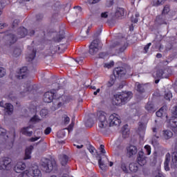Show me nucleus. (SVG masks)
Segmentation results:
<instances>
[{
	"label": "nucleus",
	"mask_w": 177,
	"mask_h": 177,
	"mask_svg": "<svg viewBox=\"0 0 177 177\" xmlns=\"http://www.w3.org/2000/svg\"><path fill=\"white\" fill-rule=\"evenodd\" d=\"M170 10H171V9L169 8V6L166 5V6H165V7L163 8L162 15H168V13H169Z\"/></svg>",
	"instance_id": "obj_41"
},
{
	"label": "nucleus",
	"mask_w": 177,
	"mask_h": 177,
	"mask_svg": "<svg viewBox=\"0 0 177 177\" xmlns=\"http://www.w3.org/2000/svg\"><path fill=\"white\" fill-rule=\"evenodd\" d=\"M21 55V49L20 48H15L13 52L14 57H19Z\"/></svg>",
	"instance_id": "obj_38"
},
{
	"label": "nucleus",
	"mask_w": 177,
	"mask_h": 177,
	"mask_svg": "<svg viewBox=\"0 0 177 177\" xmlns=\"http://www.w3.org/2000/svg\"><path fill=\"white\" fill-rule=\"evenodd\" d=\"M125 14V10L122 8H118L116 9V11L115 12V17L116 19H121L122 17H124V15Z\"/></svg>",
	"instance_id": "obj_22"
},
{
	"label": "nucleus",
	"mask_w": 177,
	"mask_h": 177,
	"mask_svg": "<svg viewBox=\"0 0 177 177\" xmlns=\"http://www.w3.org/2000/svg\"><path fill=\"white\" fill-rule=\"evenodd\" d=\"M162 136L165 140H168L169 139H171L172 136H174V133H172L171 130H165L163 131Z\"/></svg>",
	"instance_id": "obj_25"
},
{
	"label": "nucleus",
	"mask_w": 177,
	"mask_h": 177,
	"mask_svg": "<svg viewBox=\"0 0 177 177\" xmlns=\"http://www.w3.org/2000/svg\"><path fill=\"white\" fill-rule=\"evenodd\" d=\"M169 161H171V154L167 153L165 156V160L164 162L165 171H169Z\"/></svg>",
	"instance_id": "obj_23"
},
{
	"label": "nucleus",
	"mask_w": 177,
	"mask_h": 177,
	"mask_svg": "<svg viewBox=\"0 0 177 177\" xmlns=\"http://www.w3.org/2000/svg\"><path fill=\"white\" fill-rule=\"evenodd\" d=\"M18 74L19 75H17L18 80H24V78H27V77H28V68H27V66H23L19 69Z\"/></svg>",
	"instance_id": "obj_12"
},
{
	"label": "nucleus",
	"mask_w": 177,
	"mask_h": 177,
	"mask_svg": "<svg viewBox=\"0 0 177 177\" xmlns=\"http://www.w3.org/2000/svg\"><path fill=\"white\" fill-rule=\"evenodd\" d=\"M146 156L145 155V152L143 151H140L137 157V162L141 167L143 165H146L147 160H146Z\"/></svg>",
	"instance_id": "obj_11"
},
{
	"label": "nucleus",
	"mask_w": 177,
	"mask_h": 177,
	"mask_svg": "<svg viewBox=\"0 0 177 177\" xmlns=\"http://www.w3.org/2000/svg\"><path fill=\"white\" fill-rule=\"evenodd\" d=\"M69 160H70V158H68L67 155L64 154L61 156L59 158L61 165H62V167H66V165H67V164L68 163Z\"/></svg>",
	"instance_id": "obj_19"
},
{
	"label": "nucleus",
	"mask_w": 177,
	"mask_h": 177,
	"mask_svg": "<svg viewBox=\"0 0 177 177\" xmlns=\"http://www.w3.org/2000/svg\"><path fill=\"white\" fill-rule=\"evenodd\" d=\"M132 96H133V93H132L131 91L118 93L114 95V104H115V106H122V104H125L129 102Z\"/></svg>",
	"instance_id": "obj_3"
},
{
	"label": "nucleus",
	"mask_w": 177,
	"mask_h": 177,
	"mask_svg": "<svg viewBox=\"0 0 177 177\" xmlns=\"http://www.w3.org/2000/svg\"><path fill=\"white\" fill-rule=\"evenodd\" d=\"M50 132H52V129L50 127H47L45 130H44V133L45 135H49V133H50Z\"/></svg>",
	"instance_id": "obj_61"
},
{
	"label": "nucleus",
	"mask_w": 177,
	"mask_h": 177,
	"mask_svg": "<svg viewBox=\"0 0 177 177\" xmlns=\"http://www.w3.org/2000/svg\"><path fill=\"white\" fill-rule=\"evenodd\" d=\"M6 74V70L2 67H0V78H2V77H5Z\"/></svg>",
	"instance_id": "obj_48"
},
{
	"label": "nucleus",
	"mask_w": 177,
	"mask_h": 177,
	"mask_svg": "<svg viewBox=\"0 0 177 177\" xmlns=\"http://www.w3.org/2000/svg\"><path fill=\"white\" fill-rule=\"evenodd\" d=\"M31 128H32V127L31 126L22 128L21 129V132L22 135H24L25 136H29V137L32 136V131H28V129Z\"/></svg>",
	"instance_id": "obj_21"
},
{
	"label": "nucleus",
	"mask_w": 177,
	"mask_h": 177,
	"mask_svg": "<svg viewBox=\"0 0 177 177\" xmlns=\"http://www.w3.org/2000/svg\"><path fill=\"white\" fill-rule=\"evenodd\" d=\"M93 119L92 118H88L86 120V121L84 122V125L85 127H86V128H92L93 127Z\"/></svg>",
	"instance_id": "obj_32"
},
{
	"label": "nucleus",
	"mask_w": 177,
	"mask_h": 177,
	"mask_svg": "<svg viewBox=\"0 0 177 177\" xmlns=\"http://www.w3.org/2000/svg\"><path fill=\"white\" fill-rule=\"evenodd\" d=\"M28 53L26 54V62H32L35 57L37 56V50L34 48H28Z\"/></svg>",
	"instance_id": "obj_14"
},
{
	"label": "nucleus",
	"mask_w": 177,
	"mask_h": 177,
	"mask_svg": "<svg viewBox=\"0 0 177 177\" xmlns=\"http://www.w3.org/2000/svg\"><path fill=\"white\" fill-rule=\"evenodd\" d=\"M150 46H151V43L147 44L144 47L145 53H147V52H149V49L150 48Z\"/></svg>",
	"instance_id": "obj_55"
},
{
	"label": "nucleus",
	"mask_w": 177,
	"mask_h": 177,
	"mask_svg": "<svg viewBox=\"0 0 177 177\" xmlns=\"http://www.w3.org/2000/svg\"><path fill=\"white\" fill-rule=\"evenodd\" d=\"M156 21L159 24H167V21H165V18L162 17V15H158L156 17Z\"/></svg>",
	"instance_id": "obj_30"
},
{
	"label": "nucleus",
	"mask_w": 177,
	"mask_h": 177,
	"mask_svg": "<svg viewBox=\"0 0 177 177\" xmlns=\"http://www.w3.org/2000/svg\"><path fill=\"white\" fill-rule=\"evenodd\" d=\"M6 97H8V99H10V100H12V102L16 100V96L15 95L13 91L10 92L9 95H6Z\"/></svg>",
	"instance_id": "obj_39"
},
{
	"label": "nucleus",
	"mask_w": 177,
	"mask_h": 177,
	"mask_svg": "<svg viewBox=\"0 0 177 177\" xmlns=\"http://www.w3.org/2000/svg\"><path fill=\"white\" fill-rule=\"evenodd\" d=\"M28 34V30H27V28L24 27H20L17 29V35L18 37H16V35L9 33L7 32V34L5 36V39H6V42L8 45H13V44H16L17 42V39L19 38H25L26 36Z\"/></svg>",
	"instance_id": "obj_2"
},
{
	"label": "nucleus",
	"mask_w": 177,
	"mask_h": 177,
	"mask_svg": "<svg viewBox=\"0 0 177 177\" xmlns=\"http://www.w3.org/2000/svg\"><path fill=\"white\" fill-rule=\"evenodd\" d=\"M32 149H34V147L32 146H30L26 149L25 157L24 158V160H30V158H31V153L32 151Z\"/></svg>",
	"instance_id": "obj_24"
},
{
	"label": "nucleus",
	"mask_w": 177,
	"mask_h": 177,
	"mask_svg": "<svg viewBox=\"0 0 177 177\" xmlns=\"http://www.w3.org/2000/svg\"><path fill=\"white\" fill-rule=\"evenodd\" d=\"M145 86V84L137 82L136 83L135 89L140 95H142V93L146 92Z\"/></svg>",
	"instance_id": "obj_18"
},
{
	"label": "nucleus",
	"mask_w": 177,
	"mask_h": 177,
	"mask_svg": "<svg viewBox=\"0 0 177 177\" xmlns=\"http://www.w3.org/2000/svg\"><path fill=\"white\" fill-rule=\"evenodd\" d=\"M120 45V42L118 41H115L112 43L110 46V48L113 49V48H115L116 46H118Z\"/></svg>",
	"instance_id": "obj_57"
},
{
	"label": "nucleus",
	"mask_w": 177,
	"mask_h": 177,
	"mask_svg": "<svg viewBox=\"0 0 177 177\" xmlns=\"http://www.w3.org/2000/svg\"><path fill=\"white\" fill-rule=\"evenodd\" d=\"M48 114H49V111H48V109H43L40 111L41 117H43V118L46 117V115H48Z\"/></svg>",
	"instance_id": "obj_42"
},
{
	"label": "nucleus",
	"mask_w": 177,
	"mask_h": 177,
	"mask_svg": "<svg viewBox=\"0 0 177 177\" xmlns=\"http://www.w3.org/2000/svg\"><path fill=\"white\" fill-rule=\"evenodd\" d=\"M100 153H102V154H106V149H104V145H100Z\"/></svg>",
	"instance_id": "obj_59"
},
{
	"label": "nucleus",
	"mask_w": 177,
	"mask_h": 177,
	"mask_svg": "<svg viewBox=\"0 0 177 177\" xmlns=\"http://www.w3.org/2000/svg\"><path fill=\"white\" fill-rule=\"evenodd\" d=\"M12 162V160L8 157L3 158L2 161L0 162V169H3V171H9L10 169V165Z\"/></svg>",
	"instance_id": "obj_9"
},
{
	"label": "nucleus",
	"mask_w": 177,
	"mask_h": 177,
	"mask_svg": "<svg viewBox=\"0 0 177 177\" xmlns=\"http://www.w3.org/2000/svg\"><path fill=\"white\" fill-rule=\"evenodd\" d=\"M97 2H100V0H87L88 5H93V3H97Z\"/></svg>",
	"instance_id": "obj_56"
},
{
	"label": "nucleus",
	"mask_w": 177,
	"mask_h": 177,
	"mask_svg": "<svg viewBox=\"0 0 177 177\" xmlns=\"http://www.w3.org/2000/svg\"><path fill=\"white\" fill-rule=\"evenodd\" d=\"M166 113H167V106H163L158 111H156V115L158 117L161 118L162 117V115H164V114H166Z\"/></svg>",
	"instance_id": "obj_27"
},
{
	"label": "nucleus",
	"mask_w": 177,
	"mask_h": 177,
	"mask_svg": "<svg viewBox=\"0 0 177 177\" xmlns=\"http://www.w3.org/2000/svg\"><path fill=\"white\" fill-rule=\"evenodd\" d=\"M75 61L76 62V63H78V64H82V63H84V57H77L75 59Z\"/></svg>",
	"instance_id": "obj_49"
},
{
	"label": "nucleus",
	"mask_w": 177,
	"mask_h": 177,
	"mask_svg": "<svg viewBox=\"0 0 177 177\" xmlns=\"http://www.w3.org/2000/svg\"><path fill=\"white\" fill-rule=\"evenodd\" d=\"M171 168H177V152H174L171 160Z\"/></svg>",
	"instance_id": "obj_29"
},
{
	"label": "nucleus",
	"mask_w": 177,
	"mask_h": 177,
	"mask_svg": "<svg viewBox=\"0 0 177 177\" xmlns=\"http://www.w3.org/2000/svg\"><path fill=\"white\" fill-rule=\"evenodd\" d=\"M145 110L148 111V113H154L156 111V108L154 107V104H153L151 102H149L145 105Z\"/></svg>",
	"instance_id": "obj_26"
},
{
	"label": "nucleus",
	"mask_w": 177,
	"mask_h": 177,
	"mask_svg": "<svg viewBox=\"0 0 177 177\" xmlns=\"http://www.w3.org/2000/svg\"><path fill=\"white\" fill-rule=\"evenodd\" d=\"M172 71H171V68L168 67H162L160 69H158L156 72V77L159 80H155V84H158L160 82V80L162 78H168L169 75H171Z\"/></svg>",
	"instance_id": "obj_5"
},
{
	"label": "nucleus",
	"mask_w": 177,
	"mask_h": 177,
	"mask_svg": "<svg viewBox=\"0 0 177 177\" xmlns=\"http://www.w3.org/2000/svg\"><path fill=\"white\" fill-rule=\"evenodd\" d=\"M30 122H39V117L38 115H35L33 117H32L30 120Z\"/></svg>",
	"instance_id": "obj_44"
},
{
	"label": "nucleus",
	"mask_w": 177,
	"mask_h": 177,
	"mask_svg": "<svg viewBox=\"0 0 177 177\" xmlns=\"http://www.w3.org/2000/svg\"><path fill=\"white\" fill-rule=\"evenodd\" d=\"M44 19V15L42 14H37L36 15V21H41Z\"/></svg>",
	"instance_id": "obj_53"
},
{
	"label": "nucleus",
	"mask_w": 177,
	"mask_h": 177,
	"mask_svg": "<svg viewBox=\"0 0 177 177\" xmlns=\"http://www.w3.org/2000/svg\"><path fill=\"white\" fill-rule=\"evenodd\" d=\"M167 122L173 132L177 133V118L173 116L170 120H167Z\"/></svg>",
	"instance_id": "obj_15"
},
{
	"label": "nucleus",
	"mask_w": 177,
	"mask_h": 177,
	"mask_svg": "<svg viewBox=\"0 0 177 177\" xmlns=\"http://www.w3.org/2000/svg\"><path fill=\"white\" fill-rule=\"evenodd\" d=\"M114 66V61H111L109 63H106L104 66L106 68H111Z\"/></svg>",
	"instance_id": "obj_46"
},
{
	"label": "nucleus",
	"mask_w": 177,
	"mask_h": 177,
	"mask_svg": "<svg viewBox=\"0 0 177 177\" xmlns=\"http://www.w3.org/2000/svg\"><path fill=\"white\" fill-rule=\"evenodd\" d=\"M19 177H30L28 175V171L26 170L25 171L22 172L19 175Z\"/></svg>",
	"instance_id": "obj_51"
},
{
	"label": "nucleus",
	"mask_w": 177,
	"mask_h": 177,
	"mask_svg": "<svg viewBox=\"0 0 177 177\" xmlns=\"http://www.w3.org/2000/svg\"><path fill=\"white\" fill-rule=\"evenodd\" d=\"M144 149H145L147 156H150V154H151V147H150V145H145Z\"/></svg>",
	"instance_id": "obj_43"
},
{
	"label": "nucleus",
	"mask_w": 177,
	"mask_h": 177,
	"mask_svg": "<svg viewBox=\"0 0 177 177\" xmlns=\"http://www.w3.org/2000/svg\"><path fill=\"white\" fill-rule=\"evenodd\" d=\"M63 122L65 125H67L70 123V118L67 115H64L62 116Z\"/></svg>",
	"instance_id": "obj_40"
},
{
	"label": "nucleus",
	"mask_w": 177,
	"mask_h": 177,
	"mask_svg": "<svg viewBox=\"0 0 177 177\" xmlns=\"http://www.w3.org/2000/svg\"><path fill=\"white\" fill-rule=\"evenodd\" d=\"M88 151H90L91 154H93V153H95V147L90 146L88 148Z\"/></svg>",
	"instance_id": "obj_64"
},
{
	"label": "nucleus",
	"mask_w": 177,
	"mask_h": 177,
	"mask_svg": "<svg viewBox=\"0 0 177 177\" xmlns=\"http://www.w3.org/2000/svg\"><path fill=\"white\" fill-rule=\"evenodd\" d=\"M64 32H62V33H59L56 35L55 37H54V41L55 42H61L62 39H64Z\"/></svg>",
	"instance_id": "obj_31"
},
{
	"label": "nucleus",
	"mask_w": 177,
	"mask_h": 177,
	"mask_svg": "<svg viewBox=\"0 0 177 177\" xmlns=\"http://www.w3.org/2000/svg\"><path fill=\"white\" fill-rule=\"evenodd\" d=\"M19 23H20V21L15 19L12 23V28H15V27H17V26H19Z\"/></svg>",
	"instance_id": "obj_60"
},
{
	"label": "nucleus",
	"mask_w": 177,
	"mask_h": 177,
	"mask_svg": "<svg viewBox=\"0 0 177 177\" xmlns=\"http://www.w3.org/2000/svg\"><path fill=\"white\" fill-rule=\"evenodd\" d=\"M122 138L127 139V138L129 137V129H128V124H124L122 127Z\"/></svg>",
	"instance_id": "obj_20"
},
{
	"label": "nucleus",
	"mask_w": 177,
	"mask_h": 177,
	"mask_svg": "<svg viewBox=\"0 0 177 177\" xmlns=\"http://www.w3.org/2000/svg\"><path fill=\"white\" fill-rule=\"evenodd\" d=\"M98 165L100 169L102 171L106 169V163H104V161L102 159V158L98 160Z\"/></svg>",
	"instance_id": "obj_36"
},
{
	"label": "nucleus",
	"mask_w": 177,
	"mask_h": 177,
	"mask_svg": "<svg viewBox=\"0 0 177 177\" xmlns=\"http://www.w3.org/2000/svg\"><path fill=\"white\" fill-rule=\"evenodd\" d=\"M41 167L45 172L49 174L50 172H52L53 168L56 167V161L46 158L42 162Z\"/></svg>",
	"instance_id": "obj_6"
},
{
	"label": "nucleus",
	"mask_w": 177,
	"mask_h": 177,
	"mask_svg": "<svg viewBox=\"0 0 177 177\" xmlns=\"http://www.w3.org/2000/svg\"><path fill=\"white\" fill-rule=\"evenodd\" d=\"M171 97H172V93H171L170 91H168L165 93V99L166 100H171Z\"/></svg>",
	"instance_id": "obj_45"
},
{
	"label": "nucleus",
	"mask_w": 177,
	"mask_h": 177,
	"mask_svg": "<svg viewBox=\"0 0 177 177\" xmlns=\"http://www.w3.org/2000/svg\"><path fill=\"white\" fill-rule=\"evenodd\" d=\"M32 176L33 177H42V173L39 169H35L32 170Z\"/></svg>",
	"instance_id": "obj_34"
},
{
	"label": "nucleus",
	"mask_w": 177,
	"mask_h": 177,
	"mask_svg": "<svg viewBox=\"0 0 177 177\" xmlns=\"http://www.w3.org/2000/svg\"><path fill=\"white\" fill-rule=\"evenodd\" d=\"M114 80L113 79H111L110 81L108 82L107 84V86L109 88H111V86H113L114 85Z\"/></svg>",
	"instance_id": "obj_58"
},
{
	"label": "nucleus",
	"mask_w": 177,
	"mask_h": 177,
	"mask_svg": "<svg viewBox=\"0 0 177 177\" xmlns=\"http://www.w3.org/2000/svg\"><path fill=\"white\" fill-rule=\"evenodd\" d=\"M26 169V163L19 161L14 167V170L17 174H20V171H24Z\"/></svg>",
	"instance_id": "obj_17"
},
{
	"label": "nucleus",
	"mask_w": 177,
	"mask_h": 177,
	"mask_svg": "<svg viewBox=\"0 0 177 177\" xmlns=\"http://www.w3.org/2000/svg\"><path fill=\"white\" fill-rule=\"evenodd\" d=\"M39 139H40V137H32L31 138H30V142H37V140H39Z\"/></svg>",
	"instance_id": "obj_62"
},
{
	"label": "nucleus",
	"mask_w": 177,
	"mask_h": 177,
	"mask_svg": "<svg viewBox=\"0 0 177 177\" xmlns=\"http://www.w3.org/2000/svg\"><path fill=\"white\" fill-rule=\"evenodd\" d=\"M121 169H122L123 172L128 174V167H127V164H125L124 162H122Z\"/></svg>",
	"instance_id": "obj_47"
},
{
	"label": "nucleus",
	"mask_w": 177,
	"mask_h": 177,
	"mask_svg": "<svg viewBox=\"0 0 177 177\" xmlns=\"http://www.w3.org/2000/svg\"><path fill=\"white\" fill-rule=\"evenodd\" d=\"M152 131L153 132V136L156 138V139H158L160 138V134H157V128L153 127Z\"/></svg>",
	"instance_id": "obj_52"
},
{
	"label": "nucleus",
	"mask_w": 177,
	"mask_h": 177,
	"mask_svg": "<svg viewBox=\"0 0 177 177\" xmlns=\"http://www.w3.org/2000/svg\"><path fill=\"white\" fill-rule=\"evenodd\" d=\"M164 1L165 0H152L151 4L152 6H160V5H162V3H164Z\"/></svg>",
	"instance_id": "obj_33"
},
{
	"label": "nucleus",
	"mask_w": 177,
	"mask_h": 177,
	"mask_svg": "<svg viewBox=\"0 0 177 177\" xmlns=\"http://www.w3.org/2000/svg\"><path fill=\"white\" fill-rule=\"evenodd\" d=\"M127 74V69L124 67H117L113 70V75L115 78H120Z\"/></svg>",
	"instance_id": "obj_13"
},
{
	"label": "nucleus",
	"mask_w": 177,
	"mask_h": 177,
	"mask_svg": "<svg viewBox=\"0 0 177 177\" xmlns=\"http://www.w3.org/2000/svg\"><path fill=\"white\" fill-rule=\"evenodd\" d=\"M56 93V90L53 89L50 91H47L44 93L43 100L45 103H52L53 99H55V95Z\"/></svg>",
	"instance_id": "obj_8"
},
{
	"label": "nucleus",
	"mask_w": 177,
	"mask_h": 177,
	"mask_svg": "<svg viewBox=\"0 0 177 177\" xmlns=\"http://www.w3.org/2000/svg\"><path fill=\"white\" fill-rule=\"evenodd\" d=\"M97 115L100 121L98 124L99 128L114 127V125H120V124H121V119L120 118V115H118L117 113L111 114L109 118V121H107V119H106V115H107V113L103 111H99L97 112Z\"/></svg>",
	"instance_id": "obj_1"
},
{
	"label": "nucleus",
	"mask_w": 177,
	"mask_h": 177,
	"mask_svg": "<svg viewBox=\"0 0 177 177\" xmlns=\"http://www.w3.org/2000/svg\"><path fill=\"white\" fill-rule=\"evenodd\" d=\"M99 56L101 59H104V57H106V56H107V53H100L99 54Z\"/></svg>",
	"instance_id": "obj_63"
},
{
	"label": "nucleus",
	"mask_w": 177,
	"mask_h": 177,
	"mask_svg": "<svg viewBox=\"0 0 177 177\" xmlns=\"http://www.w3.org/2000/svg\"><path fill=\"white\" fill-rule=\"evenodd\" d=\"M102 48H103V44L99 39H94L91 44L89 45L88 53L90 55H96L99 50H102Z\"/></svg>",
	"instance_id": "obj_4"
},
{
	"label": "nucleus",
	"mask_w": 177,
	"mask_h": 177,
	"mask_svg": "<svg viewBox=\"0 0 177 177\" xmlns=\"http://www.w3.org/2000/svg\"><path fill=\"white\" fill-rule=\"evenodd\" d=\"M113 4L114 1L113 0H108L106 3V6H107V8H111Z\"/></svg>",
	"instance_id": "obj_54"
},
{
	"label": "nucleus",
	"mask_w": 177,
	"mask_h": 177,
	"mask_svg": "<svg viewBox=\"0 0 177 177\" xmlns=\"http://www.w3.org/2000/svg\"><path fill=\"white\" fill-rule=\"evenodd\" d=\"M24 86L25 88L24 91L20 93L23 96H25L26 94L28 95V93L35 94L38 91V86L36 84L31 86V82H27Z\"/></svg>",
	"instance_id": "obj_7"
},
{
	"label": "nucleus",
	"mask_w": 177,
	"mask_h": 177,
	"mask_svg": "<svg viewBox=\"0 0 177 177\" xmlns=\"http://www.w3.org/2000/svg\"><path fill=\"white\" fill-rule=\"evenodd\" d=\"M0 107H2L7 112L8 115H12L13 114V105L10 103H6L3 101L0 102Z\"/></svg>",
	"instance_id": "obj_10"
},
{
	"label": "nucleus",
	"mask_w": 177,
	"mask_h": 177,
	"mask_svg": "<svg viewBox=\"0 0 177 177\" xmlns=\"http://www.w3.org/2000/svg\"><path fill=\"white\" fill-rule=\"evenodd\" d=\"M138 163L132 162L130 163L129 165V169L131 171V172H138V170L139 169V166L138 165Z\"/></svg>",
	"instance_id": "obj_28"
},
{
	"label": "nucleus",
	"mask_w": 177,
	"mask_h": 177,
	"mask_svg": "<svg viewBox=\"0 0 177 177\" xmlns=\"http://www.w3.org/2000/svg\"><path fill=\"white\" fill-rule=\"evenodd\" d=\"M146 131V124L142 122H138V131L145 132Z\"/></svg>",
	"instance_id": "obj_35"
},
{
	"label": "nucleus",
	"mask_w": 177,
	"mask_h": 177,
	"mask_svg": "<svg viewBox=\"0 0 177 177\" xmlns=\"http://www.w3.org/2000/svg\"><path fill=\"white\" fill-rule=\"evenodd\" d=\"M0 136H2L3 139H8L9 138V136L6 135V129L0 127Z\"/></svg>",
	"instance_id": "obj_37"
},
{
	"label": "nucleus",
	"mask_w": 177,
	"mask_h": 177,
	"mask_svg": "<svg viewBox=\"0 0 177 177\" xmlns=\"http://www.w3.org/2000/svg\"><path fill=\"white\" fill-rule=\"evenodd\" d=\"M109 17V12H102L100 15V19H107Z\"/></svg>",
	"instance_id": "obj_50"
},
{
	"label": "nucleus",
	"mask_w": 177,
	"mask_h": 177,
	"mask_svg": "<svg viewBox=\"0 0 177 177\" xmlns=\"http://www.w3.org/2000/svg\"><path fill=\"white\" fill-rule=\"evenodd\" d=\"M127 154L129 157H132L138 153V148L135 145H130L127 147Z\"/></svg>",
	"instance_id": "obj_16"
}]
</instances>
